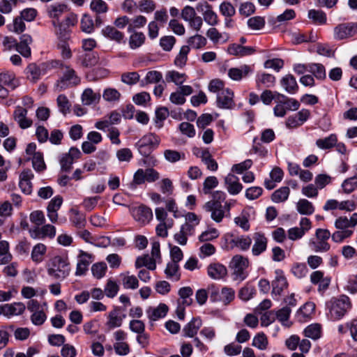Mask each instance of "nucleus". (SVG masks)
<instances>
[{
    "instance_id": "de8ad7c7",
    "label": "nucleus",
    "mask_w": 357,
    "mask_h": 357,
    "mask_svg": "<svg viewBox=\"0 0 357 357\" xmlns=\"http://www.w3.org/2000/svg\"><path fill=\"white\" fill-rule=\"evenodd\" d=\"M305 335L312 340H317L321 335V326L319 324H312L304 330Z\"/></svg>"
},
{
    "instance_id": "c03bdc74",
    "label": "nucleus",
    "mask_w": 357,
    "mask_h": 357,
    "mask_svg": "<svg viewBox=\"0 0 357 357\" xmlns=\"http://www.w3.org/2000/svg\"><path fill=\"white\" fill-rule=\"evenodd\" d=\"M187 42L189 47L196 50L202 49L207 44L206 38L198 33L190 37Z\"/></svg>"
},
{
    "instance_id": "5fc2aeb1",
    "label": "nucleus",
    "mask_w": 357,
    "mask_h": 357,
    "mask_svg": "<svg viewBox=\"0 0 357 357\" xmlns=\"http://www.w3.org/2000/svg\"><path fill=\"white\" fill-rule=\"evenodd\" d=\"M121 93L116 89L107 88L103 91L102 98L109 102H117L120 100Z\"/></svg>"
},
{
    "instance_id": "09e8293b",
    "label": "nucleus",
    "mask_w": 357,
    "mask_h": 357,
    "mask_svg": "<svg viewBox=\"0 0 357 357\" xmlns=\"http://www.w3.org/2000/svg\"><path fill=\"white\" fill-rule=\"evenodd\" d=\"M145 35L142 32L134 31L129 37V46L135 50L141 47L145 41Z\"/></svg>"
},
{
    "instance_id": "4be33fe9",
    "label": "nucleus",
    "mask_w": 357,
    "mask_h": 357,
    "mask_svg": "<svg viewBox=\"0 0 357 357\" xmlns=\"http://www.w3.org/2000/svg\"><path fill=\"white\" fill-rule=\"evenodd\" d=\"M168 310L169 308L167 305L160 303L157 307H149L147 308L146 313L148 318L151 321H155L165 317L168 312Z\"/></svg>"
},
{
    "instance_id": "338daca9",
    "label": "nucleus",
    "mask_w": 357,
    "mask_h": 357,
    "mask_svg": "<svg viewBox=\"0 0 357 357\" xmlns=\"http://www.w3.org/2000/svg\"><path fill=\"white\" fill-rule=\"evenodd\" d=\"M178 267L177 262L171 261L167 264L165 273L168 278H174L175 280H178L180 278Z\"/></svg>"
},
{
    "instance_id": "9b49d317",
    "label": "nucleus",
    "mask_w": 357,
    "mask_h": 357,
    "mask_svg": "<svg viewBox=\"0 0 357 357\" xmlns=\"http://www.w3.org/2000/svg\"><path fill=\"white\" fill-rule=\"evenodd\" d=\"M80 79L76 75L73 69L67 68L63 77L56 84V88L61 91L70 85H77L79 83Z\"/></svg>"
},
{
    "instance_id": "412c9836",
    "label": "nucleus",
    "mask_w": 357,
    "mask_h": 357,
    "mask_svg": "<svg viewBox=\"0 0 357 357\" xmlns=\"http://www.w3.org/2000/svg\"><path fill=\"white\" fill-rule=\"evenodd\" d=\"M227 52L231 55L243 57L254 54L255 49L252 47H246L241 44L233 43L229 45Z\"/></svg>"
},
{
    "instance_id": "3c124183",
    "label": "nucleus",
    "mask_w": 357,
    "mask_h": 357,
    "mask_svg": "<svg viewBox=\"0 0 357 357\" xmlns=\"http://www.w3.org/2000/svg\"><path fill=\"white\" fill-rule=\"evenodd\" d=\"M164 158L167 162L175 163L181 160H184L185 155L184 153L176 150L166 149L164 151Z\"/></svg>"
},
{
    "instance_id": "69168bd1",
    "label": "nucleus",
    "mask_w": 357,
    "mask_h": 357,
    "mask_svg": "<svg viewBox=\"0 0 357 357\" xmlns=\"http://www.w3.org/2000/svg\"><path fill=\"white\" fill-rule=\"evenodd\" d=\"M343 192L349 194L357 188V174L352 177L345 179L342 183Z\"/></svg>"
},
{
    "instance_id": "37998d69",
    "label": "nucleus",
    "mask_w": 357,
    "mask_h": 357,
    "mask_svg": "<svg viewBox=\"0 0 357 357\" xmlns=\"http://www.w3.org/2000/svg\"><path fill=\"white\" fill-rule=\"evenodd\" d=\"M100 99V94L95 93L91 89H86L82 95V100L84 105H90Z\"/></svg>"
},
{
    "instance_id": "bf43d9fd",
    "label": "nucleus",
    "mask_w": 357,
    "mask_h": 357,
    "mask_svg": "<svg viewBox=\"0 0 357 357\" xmlns=\"http://www.w3.org/2000/svg\"><path fill=\"white\" fill-rule=\"evenodd\" d=\"M354 233L353 229H337L331 234L332 240L335 243H342L346 238H349Z\"/></svg>"
},
{
    "instance_id": "c756f323",
    "label": "nucleus",
    "mask_w": 357,
    "mask_h": 357,
    "mask_svg": "<svg viewBox=\"0 0 357 357\" xmlns=\"http://www.w3.org/2000/svg\"><path fill=\"white\" fill-rule=\"evenodd\" d=\"M52 25L54 28V33L59 39L66 40L69 38L71 29L63 22L56 20L53 22Z\"/></svg>"
},
{
    "instance_id": "e433bc0d",
    "label": "nucleus",
    "mask_w": 357,
    "mask_h": 357,
    "mask_svg": "<svg viewBox=\"0 0 357 357\" xmlns=\"http://www.w3.org/2000/svg\"><path fill=\"white\" fill-rule=\"evenodd\" d=\"M296 210L301 215H312L314 212L312 203L306 199H301L296 203Z\"/></svg>"
},
{
    "instance_id": "4468645a",
    "label": "nucleus",
    "mask_w": 357,
    "mask_h": 357,
    "mask_svg": "<svg viewBox=\"0 0 357 357\" xmlns=\"http://www.w3.org/2000/svg\"><path fill=\"white\" fill-rule=\"evenodd\" d=\"M204 208L206 211L211 213V218L215 222H222L225 216H229L224 209L222 205H217L211 202H206L204 205Z\"/></svg>"
},
{
    "instance_id": "f8f14e48",
    "label": "nucleus",
    "mask_w": 357,
    "mask_h": 357,
    "mask_svg": "<svg viewBox=\"0 0 357 357\" xmlns=\"http://www.w3.org/2000/svg\"><path fill=\"white\" fill-rule=\"evenodd\" d=\"M68 4L65 3H54L47 8V14L52 19V22L60 20V17L69 11Z\"/></svg>"
},
{
    "instance_id": "9d476101",
    "label": "nucleus",
    "mask_w": 357,
    "mask_h": 357,
    "mask_svg": "<svg viewBox=\"0 0 357 357\" xmlns=\"http://www.w3.org/2000/svg\"><path fill=\"white\" fill-rule=\"evenodd\" d=\"M106 327L109 330H113L121 326L123 321L126 318V314L121 313L120 307H115L106 315Z\"/></svg>"
},
{
    "instance_id": "5701e85b",
    "label": "nucleus",
    "mask_w": 357,
    "mask_h": 357,
    "mask_svg": "<svg viewBox=\"0 0 357 357\" xmlns=\"http://www.w3.org/2000/svg\"><path fill=\"white\" fill-rule=\"evenodd\" d=\"M357 225V213H354L350 218L341 216L336 219L335 227L337 229H352Z\"/></svg>"
},
{
    "instance_id": "20e7f679",
    "label": "nucleus",
    "mask_w": 357,
    "mask_h": 357,
    "mask_svg": "<svg viewBox=\"0 0 357 357\" xmlns=\"http://www.w3.org/2000/svg\"><path fill=\"white\" fill-rule=\"evenodd\" d=\"M155 213L157 220L160 222L155 227L156 234L160 237L166 238L168 236V230L174 226V220L167 217V211L162 207L156 208Z\"/></svg>"
},
{
    "instance_id": "2f4dec72",
    "label": "nucleus",
    "mask_w": 357,
    "mask_h": 357,
    "mask_svg": "<svg viewBox=\"0 0 357 357\" xmlns=\"http://www.w3.org/2000/svg\"><path fill=\"white\" fill-rule=\"evenodd\" d=\"M0 84L12 90L19 85L15 74L12 72H3L0 73Z\"/></svg>"
},
{
    "instance_id": "0e129e2a",
    "label": "nucleus",
    "mask_w": 357,
    "mask_h": 357,
    "mask_svg": "<svg viewBox=\"0 0 357 357\" xmlns=\"http://www.w3.org/2000/svg\"><path fill=\"white\" fill-rule=\"evenodd\" d=\"M218 180L215 176H210L205 178L203 183V192L205 195L211 193V190L218 185Z\"/></svg>"
},
{
    "instance_id": "4c0bfd02",
    "label": "nucleus",
    "mask_w": 357,
    "mask_h": 357,
    "mask_svg": "<svg viewBox=\"0 0 357 357\" xmlns=\"http://www.w3.org/2000/svg\"><path fill=\"white\" fill-rule=\"evenodd\" d=\"M122 284L125 289H136L139 287V281L136 276L130 275L129 272L121 274Z\"/></svg>"
},
{
    "instance_id": "79ce46f5",
    "label": "nucleus",
    "mask_w": 357,
    "mask_h": 357,
    "mask_svg": "<svg viewBox=\"0 0 357 357\" xmlns=\"http://www.w3.org/2000/svg\"><path fill=\"white\" fill-rule=\"evenodd\" d=\"M337 142V137L335 134H331L325 138H321L316 141V145L321 149H331Z\"/></svg>"
},
{
    "instance_id": "f3484780",
    "label": "nucleus",
    "mask_w": 357,
    "mask_h": 357,
    "mask_svg": "<svg viewBox=\"0 0 357 357\" xmlns=\"http://www.w3.org/2000/svg\"><path fill=\"white\" fill-rule=\"evenodd\" d=\"M194 153L199 155L202 161L206 166L207 169L210 171L215 172L218 168L217 162L212 158L211 154L207 149H195Z\"/></svg>"
},
{
    "instance_id": "a19ab883",
    "label": "nucleus",
    "mask_w": 357,
    "mask_h": 357,
    "mask_svg": "<svg viewBox=\"0 0 357 357\" xmlns=\"http://www.w3.org/2000/svg\"><path fill=\"white\" fill-rule=\"evenodd\" d=\"M9 243L6 241H0V264H6L12 260Z\"/></svg>"
},
{
    "instance_id": "774afa93",
    "label": "nucleus",
    "mask_w": 357,
    "mask_h": 357,
    "mask_svg": "<svg viewBox=\"0 0 357 357\" xmlns=\"http://www.w3.org/2000/svg\"><path fill=\"white\" fill-rule=\"evenodd\" d=\"M119 290L118 284L112 279L107 280L104 292L108 298H114Z\"/></svg>"
},
{
    "instance_id": "aec40b11",
    "label": "nucleus",
    "mask_w": 357,
    "mask_h": 357,
    "mask_svg": "<svg viewBox=\"0 0 357 357\" xmlns=\"http://www.w3.org/2000/svg\"><path fill=\"white\" fill-rule=\"evenodd\" d=\"M92 261L91 255L84 251H81L78 257L75 275H82L84 274L88 270V267Z\"/></svg>"
},
{
    "instance_id": "ddd939ff",
    "label": "nucleus",
    "mask_w": 357,
    "mask_h": 357,
    "mask_svg": "<svg viewBox=\"0 0 357 357\" xmlns=\"http://www.w3.org/2000/svg\"><path fill=\"white\" fill-rule=\"evenodd\" d=\"M217 105L222 109H231L234 106V93L226 88L217 95Z\"/></svg>"
},
{
    "instance_id": "ea45409f",
    "label": "nucleus",
    "mask_w": 357,
    "mask_h": 357,
    "mask_svg": "<svg viewBox=\"0 0 357 357\" xmlns=\"http://www.w3.org/2000/svg\"><path fill=\"white\" fill-rule=\"evenodd\" d=\"M136 268L146 266L149 270H155L156 268L155 259L151 258L149 255H145L137 258L135 264Z\"/></svg>"
},
{
    "instance_id": "13d9d810",
    "label": "nucleus",
    "mask_w": 357,
    "mask_h": 357,
    "mask_svg": "<svg viewBox=\"0 0 357 357\" xmlns=\"http://www.w3.org/2000/svg\"><path fill=\"white\" fill-rule=\"evenodd\" d=\"M268 341L264 333H257L252 340V346L260 350H265L268 347Z\"/></svg>"
},
{
    "instance_id": "0eeeda50",
    "label": "nucleus",
    "mask_w": 357,
    "mask_h": 357,
    "mask_svg": "<svg viewBox=\"0 0 357 357\" xmlns=\"http://www.w3.org/2000/svg\"><path fill=\"white\" fill-rule=\"evenodd\" d=\"M197 10L202 13L203 20L204 22L211 26H214L218 24L219 20L216 13L213 10V7L206 1L199 2L196 6Z\"/></svg>"
},
{
    "instance_id": "cd10ccee",
    "label": "nucleus",
    "mask_w": 357,
    "mask_h": 357,
    "mask_svg": "<svg viewBox=\"0 0 357 357\" xmlns=\"http://www.w3.org/2000/svg\"><path fill=\"white\" fill-rule=\"evenodd\" d=\"M315 310V304L312 302L305 303L296 312L297 319L300 322L307 321Z\"/></svg>"
},
{
    "instance_id": "bb28decb",
    "label": "nucleus",
    "mask_w": 357,
    "mask_h": 357,
    "mask_svg": "<svg viewBox=\"0 0 357 357\" xmlns=\"http://www.w3.org/2000/svg\"><path fill=\"white\" fill-rule=\"evenodd\" d=\"M280 82L284 90L289 94H294L298 90V85L296 79L291 74H287L282 77Z\"/></svg>"
},
{
    "instance_id": "6ab92c4d",
    "label": "nucleus",
    "mask_w": 357,
    "mask_h": 357,
    "mask_svg": "<svg viewBox=\"0 0 357 357\" xmlns=\"http://www.w3.org/2000/svg\"><path fill=\"white\" fill-rule=\"evenodd\" d=\"M254 245L252 248V253L255 256H258L264 252L267 248V238L260 233L256 232L253 234Z\"/></svg>"
},
{
    "instance_id": "1a4fd4ad",
    "label": "nucleus",
    "mask_w": 357,
    "mask_h": 357,
    "mask_svg": "<svg viewBox=\"0 0 357 357\" xmlns=\"http://www.w3.org/2000/svg\"><path fill=\"white\" fill-rule=\"evenodd\" d=\"M357 31V23L340 24L334 28V38L336 40H343L353 36Z\"/></svg>"
},
{
    "instance_id": "680f3d73",
    "label": "nucleus",
    "mask_w": 357,
    "mask_h": 357,
    "mask_svg": "<svg viewBox=\"0 0 357 357\" xmlns=\"http://www.w3.org/2000/svg\"><path fill=\"white\" fill-rule=\"evenodd\" d=\"M23 20L20 16L16 17L14 18L13 23L7 26L8 29L18 34L21 33L25 29V24Z\"/></svg>"
},
{
    "instance_id": "a878e982",
    "label": "nucleus",
    "mask_w": 357,
    "mask_h": 357,
    "mask_svg": "<svg viewBox=\"0 0 357 357\" xmlns=\"http://www.w3.org/2000/svg\"><path fill=\"white\" fill-rule=\"evenodd\" d=\"M202 326V321L199 317H194L183 328V333L185 337H195L198 331Z\"/></svg>"
},
{
    "instance_id": "393cba45",
    "label": "nucleus",
    "mask_w": 357,
    "mask_h": 357,
    "mask_svg": "<svg viewBox=\"0 0 357 357\" xmlns=\"http://www.w3.org/2000/svg\"><path fill=\"white\" fill-rule=\"evenodd\" d=\"M284 172L281 168L275 167L271 171L269 178L264 181V186L268 190H272L275 187V183H280L283 178Z\"/></svg>"
},
{
    "instance_id": "f03ea898",
    "label": "nucleus",
    "mask_w": 357,
    "mask_h": 357,
    "mask_svg": "<svg viewBox=\"0 0 357 357\" xmlns=\"http://www.w3.org/2000/svg\"><path fill=\"white\" fill-rule=\"evenodd\" d=\"M351 307L349 297L341 296L339 298H333L330 301L329 314L333 320L342 319Z\"/></svg>"
},
{
    "instance_id": "052dcab7",
    "label": "nucleus",
    "mask_w": 357,
    "mask_h": 357,
    "mask_svg": "<svg viewBox=\"0 0 357 357\" xmlns=\"http://www.w3.org/2000/svg\"><path fill=\"white\" fill-rule=\"evenodd\" d=\"M80 28L83 32L91 33L94 31V23L91 17L84 14L80 22Z\"/></svg>"
},
{
    "instance_id": "7c9ffc66",
    "label": "nucleus",
    "mask_w": 357,
    "mask_h": 357,
    "mask_svg": "<svg viewBox=\"0 0 357 357\" xmlns=\"http://www.w3.org/2000/svg\"><path fill=\"white\" fill-rule=\"evenodd\" d=\"M257 85L260 87L270 88L274 86L275 77L274 75L266 73H258L256 76Z\"/></svg>"
},
{
    "instance_id": "2eb2a0df",
    "label": "nucleus",
    "mask_w": 357,
    "mask_h": 357,
    "mask_svg": "<svg viewBox=\"0 0 357 357\" xmlns=\"http://www.w3.org/2000/svg\"><path fill=\"white\" fill-rule=\"evenodd\" d=\"M225 184L227 192L232 195L240 193L243 188L238 178L233 174H229L225 176Z\"/></svg>"
},
{
    "instance_id": "49530a36",
    "label": "nucleus",
    "mask_w": 357,
    "mask_h": 357,
    "mask_svg": "<svg viewBox=\"0 0 357 357\" xmlns=\"http://www.w3.org/2000/svg\"><path fill=\"white\" fill-rule=\"evenodd\" d=\"M165 78L168 82H174L176 85L180 86L185 82L187 75L185 73L172 70L167 73Z\"/></svg>"
},
{
    "instance_id": "dca6fc26",
    "label": "nucleus",
    "mask_w": 357,
    "mask_h": 357,
    "mask_svg": "<svg viewBox=\"0 0 357 357\" xmlns=\"http://www.w3.org/2000/svg\"><path fill=\"white\" fill-rule=\"evenodd\" d=\"M26 115L27 109L20 106L17 107L13 113V118L15 121L22 129L28 128L33 124L32 120L28 119Z\"/></svg>"
},
{
    "instance_id": "58836bf2",
    "label": "nucleus",
    "mask_w": 357,
    "mask_h": 357,
    "mask_svg": "<svg viewBox=\"0 0 357 357\" xmlns=\"http://www.w3.org/2000/svg\"><path fill=\"white\" fill-rule=\"evenodd\" d=\"M291 309L288 306H284L282 308L275 312V315L277 319L284 326L290 327L291 322L289 320Z\"/></svg>"
},
{
    "instance_id": "6e6552de",
    "label": "nucleus",
    "mask_w": 357,
    "mask_h": 357,
    "mask_svg": "<svg viewBox=\"0 0 357 357\" xmlns=\"http://www.w3.org/2000/svg\"><path fill=\"white\" fill-rule=\"evenodd\" d=\"M132 215L135 220L140 225L148 224L153 219L152 210L144 205L133 208Z\"/></svg>"
},
{
    "instance_id": "c9c22d12",
    "label": "nucleus",
    "mask_w": 357,
    "mask_h": 357,
    "mask_svg": "<svg viewBox=\"0 0 357 357\" xmlns=\"http://www.w3.org/2000/svg\"><path fill=\"white\" fill-rule=\"evenodd\" d=\"M272 294L280 296L282 291L287 287L286 278L282 275H278L272 282Z\"/></svg>"
},
{
    "instance_id": "603ef678",
    "label": "nucleus",
    "mask_w": 357,
    "mask_h": 357,
    "mask_svg": "<svg viewBox=\"0 0 357 357\" xmlns=\"http://www.w3.org/2000/svg\"><path fill=\"white\" fill-rule=\"evenodd\" d=\"M147 22L146 17L139 15L135 16L130 20L128 31L132 32L134 30L144 27Z\"/></svg>"
},
{
    "instance_id": "b1692460",
    "label": "nucleus",
    "mask_w": 357,
    "mask_h": 357,
    "mask_svg": "<svg viewBox=\"0 0 357 357\" xmlns=\"http://www.w3.org/2000/svg\"><path fill=\"white\" fill-rule=\"evenodd\" d=\"M252 68L248 65H242L238 68H231L228 70V76L234 81H240L252 73Z\"/></svg>"
},
{
    "instance_id": "39448f33",
    "label": "nucleus",
    "mask_w": 357,
    "mask_h": 357,
    "mask_svg": "<svg viewBox=\"0 0 357 357\" xmlns=\"http://www.w3.org/2000/svg\"><path fill=\"white\" fill-rule=\"evenodd\" d=\"M249 260L247 257L240 255L234 256L230 262V267L233 270L235 280L241 281L245 280L248 276L246 269L249 266Z\"/></svg>"
},
{
    "instance_id": "7ed1b4c3",
    "label": "nucleus",
    "mask_w": 357,
    "mask_h": 357,
    "mask_svg": "<svg viewBox=\"0 0 357 357\" xmlns=\"http://www.w3.org/2000/svg\"><path fill=\"white\" fill-rule=\"evenodd\" d=\"M331 236L330 231L325 229H317L315 232V238H311L308 245L315 252H326L331 249L328 240Z\"/></svg>"
},
{
    "instance_id": "6e6d98bb",
    "label": "nucleus",
    "mask_w": 357,
    "mask_h": 357,
    "mask_svg": "<svg viewBox=\"0 0 357 357\" xmlns=\"http://www.w3.org/2000/svg\"><path fill=\"white\" fill-rule=\"evenodd\" d=\"M91 10L97 15L106 13L108 6L103 0H92L90 3Z\"/></svg>"
},
{
    "instance_id": "423d86ee",
    "label": "nucleus",
    "mask_w": 357,
    "mask_h": 357,
    "mask_svg": "<svg viewBox=\"0 0 357 357\" xmlns=\"http://www.w3.org/2000/svg\"><path fill=\"white\" fill-rule=\"evenodd\" d=\"M160 143V138L154 133L150 132L144 135L138 142L139 151L143 155H147L157 149Z\"/></svg>"
},
{
    "instance_id": "473e14b6",
    "label": "nucleus",
    "mask_w": 357,
    "mask_h": 357,
    "mask_svg": "<svg viewBox=\"0 0 357 357\" xmlns=\"http://www.w3.org/2000/svg\"><path fill=\"white\" fill-rule=\"evenodd\" d=\"M101 33L105 37L117 43H121L124 38V34L112 26H105L102 29Z\"/></svg>"
},
{
    "instance_id": "f257e3e1",
    "label": "nucleus",
    "mask_w": 357,
    "mask_h": 357,
    "mask_svg": "<svg viewBox=\"0 0 357 357\" xmlns=\"http://www.w3.org/2000/svg\"><path fill=\"white\" fill-rule=\"evenodd\" d=\"M50 276L56 280H63L70 273V266L67 256L56 255L52 257L47 265Z\"/></svg>"
},
{
    "instance_id": "c85d7f7f",
    "label": "nucleus",
    "mask_w": 357,
    "mask_h": 357,
    "mask_svg": "<svg viewBox=\"0 0 357 357\" xmlns=\"http://www.w3.org/2000/svg\"><path fill=\"white\" fill-rule=\"evenodd\" d=\"M207 273L210 278L214 280H220L227 275V271L224 265L219 263H213L208 265Z\"/></svg>"
},
{
    "instance_id": "8fccbe9b",
    "label": "nucleus",
    "mask_w": 357,
    "mask_h": 357,
    "mask_svg": "<svg viewBox=\"0 0 357 357\" xmlns=\"http://www.w3.org/2000/svg\"><path fill=\"white\" fill-rule=\"evenodd\" d=\"M290 190L289 187L284 186L276 190L271 196V199L275 203L283 202L286 201L289 195Z\"/></svg>"
},
{
    "instance_id": "a18cd8bd",
    "label": "nucleus",
    "mask_w": 357,
    "mask_h": 357,
    "mask_svg": "<svg viewBox=\"0 0 357 357\" xmlns=\"http://www.w3.org/2000/svg\"><path fill=\"white\" fill-rule=\"evenodd\" d=\"M25 309V305L21 302L6 304L7 317L20 315L24 312Z\"/></svg>"
},
{
    "instance_id": "a211bd4d",
    "label": "nucleus",
    "mask_w": 357,
    "mask_h": 357,
    "mask_svg": "<svg viewBox=\"0 0 357 357\" xmlns=\"http://www.w3.org/2000/svg\"><path fill=\"white\" fill-rule=\"evenodd\" d=\"M33 178V174L31 169H25L20 174L19 186L24 194L30 195L32 192L31 181Z\"/></svg>"
},
{
    "instance_id": "864d4df0",
    "label": "nucleus",
    "mask_w": 357,
    "mask_h": 357,
    "mask_svg": "<svg viewBox=\"0 0 357 357\" xmlns=\"http://www.w3.org/2000/svg\"><path fill=\"white\" fill-rule=\"evenodd\" d=\"M308 17L315 24H324L326 22V15L322 10H310L308 11Z\"/></svg>"
},
{
    "instance_id": "4d7b16f0",
    "label": "nucleus",
    "mask_w": 357,
    "mask_h": 357,
    "mask_svg": "<svg viewBox=\"0 0 357 357\" xmlns=\"http://www.w3.org/2000/svg\"><path fill=\"white\" fill-rule=\"evenodd\" d=\"M309 72L319 79H324L326 76L325 68L321 63H309Z\"/></svg>"
},
{
    "instance_id": "f704fd0d",
    "label": "nucleus",
    "mask_w": 357,
    "mask_h": 357,
    "mask_svg": "<svg viewBox=\"0 0 357 357\" xmlns=\"http://www.w3.org/2000/svg\"><path fill=\"white\" fill-rule=\"evenodd\" d=\"M47 252V247L43 243H38L33 246L31 257V259L38 264L43 261Z\"/></svg>"
},
{
    "instance_id": "e2e57ef3",
    "label": "nucleus",
    "mask_w": 357,
    "mask_h": 357,
    "mask_svg": "<svg viewBox=\"0 0 357 357\" xmlns=\"http://www.w3.org/2000/svg\"><path fill=\"white\" fill-rule=\"evenodd\" d=\"M190 52V47L187 45L181 47L178 54L176 56L174 63L176 66L183 67L188 60V54Z\"/></svg>"
},
{
    "instance_id": "72a5a7b5",
    "label": "nucleus",
    "mask_w": 357,
    "mask_h": 357,
    "mask_svg": "<svg viewBox=\"0 0 357 357\" xmlns=\"http://www.w3.org/2000/svg\"><path fill=\"white\" fill-rule=\"evenodd\" d=\"M230 244L231 247H236L242 250H247L252 244V238L248 236H236L230 241Z\"/></svg>"
}]
</instances>
